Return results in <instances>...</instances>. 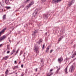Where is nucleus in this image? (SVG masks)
Masks as SVG:
<instances>
[{
  "label": "nucleus",
  "mask_w": 76,
  "mask_h": 76,
  "mask_svg": "<svg viewBox=\"0 0 76 76\" xmlns=\"http://www.w3.org/2000/svg\"><path fill=\"white\" fill-rule=\"evenodd\" d=\"M25 53H24V55H23V57H24V58H25Z\"/></svg>",
  "instance_id": "36"
},
{
  "label": "nucleus",
  "mask_w": 76,
  "mask_h": 76,
  "mask_svg": "<svg viewBox=\"0 0 76 76\" xmlns=\"http://www.w3.org/2000/svg\"><path fill=\"white\" fill-rule=\"evenodd\" d=\"M16 69H18V66H14L13 68V70H15Z\"/></svg>",
  "instance_id": "18"
},
{
  "label": "nucleus",
  "mask_w": 76,
  "mask_h": 76,
  "mask_svg": "<svg viewBox=\"0 0 76 76\" xmlns=\"http://www.w3.org/2000/svg\"><path fill=\"white\" fill-rule=\"evenodd\" d=\"M9 1V0H5V3L6 4H7V3H8Z\"/></svg>",
  "instance_id": "24"
},
{
  "label": "nucleus",
  "mask_w": 76,
  "mask_h": 76,
  "mask_svg": "<svg viewBox=\"0 0 76 76\" xmlns=\"http://www.w3.org/2000/svg\"><path fill=\"white\" fill-rule=\"evenodd\" d=\"M38 32V31H37V30H35L34 31V33L32 34V35L33 37H34V38L36 37H37V35H36V33H37Z\"/></svg>",
  "instance_id": "5"
},
{
  "label": "nucleus",
  "mask_w": 76,
  "mask_h": 76,
  "mask_svg": "<svg viewBox=\"0 0 76 76\" xmlns=\"http://www.w3.org/2000/svg\"><path fill=\"white\" fill-rule=\"evenodd\" d=\"M44 47H45V44H43V47L42 48V50H44Z\"/></svg>",
  "instance_id": "26"
},
{
  "label": "nucleus",
  "mask_w": 76,
  "mask_h": 76,
  "mask_svg": "<svg viewBox=\"0 0 76 76\" xmlns=\"http://www.w3.org/2000/svg\"><path fill=\"white\" fill-rule=\"evenodd\" d=\"M52 51H53V50H50V53H51V52Z\"/></svg>",
  "instance_id": "40"
},
{
  "label": "nucleus",
  "mask_w": 76,
  "mask_h": 76,
  "mask_svg": "<svg viewBox=\"0 0 76 76\" xmlns=\"http://www.w3.org/2000/svg\"><path fill=\"white\" fill-rule=\"evenodd\" d=\"M37 12H36L35 13V15H37Z\"/></svg>",
  "instance_id": "45"
},
{
  "label": "nucleus",
  "mask_w": 76,
  "mask_h": 76,
  "mask_svg": "<svg viewBox=\"0 0 76 76\" xmlns=\"http://www.w3.org/2000/svg\"><path fill=\"white\" fill-rule=\"evenodd\" d=\"M45 18H48V15L46 14L45 15Z\"/></svg>",
  "instance_id": "29"
},
{
  "label": "nucleus",
  "mask_w": 76,
  "mask_h": 76,
  "mask_svg": "<svg viewBox=\"0 0 76 76\" xmlns=\"http://www.w3.org/2000/svg\"><path fill=\"white\" fill-rule=\"evenodd\" d=\"M7 28H4L2 30L0 31V36L1 35V34H4V32H5V31L6 30Z\"/></svg>",
  "instance_id": "3"
},
{
  "label": "nucleus",
  "mask_w": 76,
  "mask_h": 76,
  "mask_svg": "<svg viewBox=\"0 0 76 76\" xmlns=\"http://www.w3.org/2000/svg\"><path fill=\"white\" fill-rule=\"evenodd\" d=\"M45 1V0H41V2H42V3H44Z\"/></svg>",
  "instance_id": "27"
},
{
  "label": "nucleus",
  "mask_w": 76,
  "mask_h": 76,
  "mask_svg": "<svg viewBox=\"0 0 76 76\" xmlns=\"http://www.w3.org/2000/svg\"><path fill=\"white\" fill-rule=\"evenodd\" d=\"M61 38H60L58 39V41H61Z\"/></svg>",
  "instance_id": "34"
},
{
  "label": "nucleus",
  "mask_w": 76,
  "mask_h": 76,
  "mask_svg": "<svg viewBox=\"0 0 76 76\" xmlns=\"http://www.w3.org/2000/svg\"><path fill=\"white\" fill-rule=\"evenodd\" d=\"M24 26H25V27H28V25L26 24V25H25Z\"/></svg>",
  "instance_id": "33"
},
{
  "label": "nucleus",
  "mask_w": 76,
  "mask_h": 76,
  "mask_svg": "<svg viewBox=\"0 0 76 76\" xmlns=\"http://www.w3.org/2000/svg\"><path fill=\"white\" fill-rule=\"evenodd\" d=\"M68 67V66L66 67L64 69V71L66 73V74H67L68 73V72H67V68Z\"/></svg>",
  "instance_id": "9"
},
{
  "label": "nucleus",
  "mask_w": 76,
  "mask_h": 76,
  "mask_svg": "<svg viewBox=\"0 0 76 76\" xmlns=\"http://www.w3.org/2000/svg\"><path fill=\"white\" fill-rule=\"evenodd\" d=\"M61 67L60 66H59L57 70L55 72V74H57V75H60V72H59V70H60V69Z\"/></svg>",
  "instance_id": "4"
},
{
  "label": "nucleus",
  "mask_w": 76,
  "mask_h": 76,
  "mask_svg": "<svg viewBox=\"0 0 76 76\" xmlns=\"http://www.w3.org/2000/svg\"><path fill=\"white\" fill-rule=\"evenodd\" d=\"M15 51H16V49L15 48L14 49L13 51L11 53V55H12V54L15 53Z\"/></svg>",
  "instance_id": "17"
},
{
  "label": "nucleus",
  "mask_w": 76,
  "mask_h": 76,
  "mask_svg": "<svg viewBox=\"0 0 76 76\" xmlns=\"http://www.w3.org/2000/svg\"><path fill=\"white\" fill-rule=\"evenodd\" d=\"M23 54V51H22V50H21L20 53V56L21 54Z\"/></svg>",
  "instance_id": "22"
},
{
  "label": "nucleus",
  "mask_w": 76,
  "mask_h": 76,
  "mask_svg": "<svg viewBox=\"0 0 76 76\" xmlns=\"http://www.w3.org/2000/svg\"><path fill=\"white\" fill-rule=\"evenodd\" d=\"M19 63H20V62H19Z\"/></svg>",
  "instance_id": "47"
},
{
  "label": "nucleus",
  "mask_w": 76,
  "mask_h": 76,
  "mask_svg": "<svg viewBox=\"0 0 76 76\" xmlns=\"http://www.w3.org/2000/svg\"><path fill=\"white\" fill-rule=\"evenodd\" d=\"M19 50V49H18V50L16 51V54H18V52Z\"/></svg>",
  "instance_id": "30"
},
{
  "label": "nucleus",
  "mask_w": 76,
  "mask_h": 76,
  "mask_svg": "<svg viewBox=\"0 0 76 76\" xmlns=\"http://www.w3.org/2000/svg\"><path fill=\"white\" fill-rule=\"evenodd\" d=\"M6 8L7 10V9H11V7H6Z\"/></svg>",
  "instance_id": "21"
},
{
  "label": "nucleus",
  "mask_w": 76,
  "mask_h": 76,
  "mask_svg": "<svg viewBox=\"0 0 76 76\" xmlns=\"http://www.w3.org/2000/svg\"><path fill=\"white\" fill-rule=\"evenodd\" d=\"M26 73H27V72H26Z\"/></svg>",
  "instance_id": "48"
},
{
  "label": "nucleus",
  "mask_w": 76,
  "mask_h": 76,
  "mask_svg": "<svg viewBox=\"0 0 76 76\" xmlns=\"http://www.w3.org/2000/svg\"><path fill=\"white\" fill-rule=\"evenodd\" d=\"M53 69H50V72H52V71H53Z\"/></svg>",
  "instance_id": "38"
},
{
  "label": "nucleus",
  "mask_w": 76,
  "mask_h": 76,
  "mask_svg": "<svg viewBox=\"0 0 76 76\" xmlns=\"http://www.w3.org/2000/svg\"><path fill=\"white\" fill-rule=\"evenodd\" d=\"M50 48V47L49 46H48L47 48H46V51L45 52V53H48V50H49V48Z\"/></svg>",
  "instance_id": "15"
},
{
  "label": "nucleus",
  "mask_w": 76,
  "mask_h": 76,
  "mask_svg": "<svg viewBox=\"0 0 76 76\" xmlns=\"http://www.w3.org/2000/svg\"><path fill=\"white\" fill-rule=\"evenodd\" d=\"M9 46H10L9 45H7V50H9V49H10V48H9Z\"/></svg>",
  "instance_id": "25"
},
{
  "label": "nucleus",
  "mask_w": 76,
  "mask_h": 76,
  "mask_svg": "<svg viewBox=\"0 0 76 76\" xmlns=\"http://www.w3.org/2000/svg\"><path fill=\"white\" fill-rule=\"evenodd\" d=\"M56 69H57V68H58V66H56Z\"/></svg>",
  "instance_id": "43"
},
{
  "label": "nucleus",
  "mask_w": 76,
  "mask_h": 76,
  "mask_svg": "<svg viewBox=\"0 0 76 76\" xmlns=\"http://www.w3.org/2000/svg\"><path fill=\"white\" fill-rule=\"evenodd\" d=\"M17 62L16 61H14V63L15 64H17Z\"/></svg>",
  "instance_id": "32"
},
{
  "label": "nucleus",
  "mask_w": 76,
  "mask_h": 76,
  "mask_svg": "<svg viewBox=\"0 0 76 76\" xmlns=\"http://www.w3.org/2000/svg\"><path fill=\"white\" fill-rule=\"evenodd\" d=\"M42 39H40L39 41L38 42H37V43L38 44H41V43L42 42Z\"/></svg>",
  "instance_id": "14"
},
{
  "label": "nucleus",
  "mask_w": 76,
  "mask_h": 76,
  "mask_svg": "<svg viewBox=\"0 0 76 76\" xmlns=\"http://www.w3.org/2000/svg\"><path fill=\"white\" fill-rule=\"evenodd\" d=\"M9 57V56H5L3 57V59H4V60H7V58Z\"/></svg>",
  "instance_id": "11"
},
{
  "label": "nucleus",
  "mask_w": 76,
  "mask_h": 76,
  "mask_svg": "<svg viewBox=\"0 0 76 76\" xmlns=\"http://www.w3.org/2000/svg\"><path fill=\"white\" fill-rule=\"evenodd\" d=\"M41 62H42V61H41Z\"/></svg>",
  "instance_id": "49"
},
{
  "label": "nucleus",
  "mask_w": 76,
  "mask_h": 76,
  "mask_svg": "<svg viewBox=\"0 0 76 76\" xmlns=\"http://www.w3.org/2000/svg\"><path fill=\"white\" fill-rule=\"evenodd\" d=\"M63 37H64V36H61V37H60V38H61V39H62V38H63Z\"/></svg>",
  "instance_id": "41"
},
{
  "label": "nucleus",
  "mask_w": 76,
  "mask_h": 76,
  "mask_svg": "<svg viewBox=\"0 0 76 76\" xmlns=\"http://www.w3.org/2000/svg\"><path fill=\"white\" fill-rule=\"evenodd\" d=\"M34 2L33 1H32L31 2L30 4H31V5H32V4H34Z\"/></svg>",
  "instance_id": "28"
},
{
  "label": "nucleus",
  "mask_w": 76,
  "mask_h": 76,
  "mask_svg": "<svg viewBox=\"0 0 76 76\" xmlns=\"http://www.w3.org/2000/svg\"><path fill=\"white\" fill-rule=\"evenodd\" d=\"M31 6V4H30L27 6V8H29V7Z\"/></svg>",
  "instance_id": "23"
},
{
  "label": "nucleus",
  "mask_w": 76,
  "mask_h": 76,
  "mask_svg": "<svg viewBox=\"0 0 76 76\" xmlns=\"http://www.w3.org/2000/svg\"><path fill=\"white\" fill-rule=\"evenodd\" d=\"M76 55V51L74 52V53L72 55V58H73L74 57H75Z\"/></svg>",
  "instance_id": "12"
},
{
  "label": "nucleus",
  "mask_w": 76,
  "mask_h": 76,
  "mask_svg": "<svg viewBox=\"0 0 76 76\" xmlns=\"http://www.w3.org/2000/svg\"><path fill=\"white\" fill-rule=\"evenodd\" d=\"M3 45V44H1L0 45V47H1V46H2V45Z\"/></svg>",
  "instance_id": "37"
},
{
  "label": "nucleus",
  "mask_w": 76,
  "mask_h": 76,
  "mask_svg": "<svg viewBox=\"0 0 76 76\" xmlns=\"http://www.w3.org/2000/svg\"><path fill=\"white\" fill-rule=\"evenodd\" d=\"M25 58H24V60H25Z\"/></svg>",
  "instance_id": "46"
},
{
  "label": "nucleus",
  "mask_w": 76,
  "mask_h": 76,
  "mask_svg": "<svg viewBox=\"0 0 76 76\" xmlns=\"http://www.w3.org/2000/svg\"><path fill=\"white\" fill-rule=\"evenodd\" d=\"M75 63H74L71 66L69 69V72H73L75 69Z\"/></svg>",
  "instance_id": "1"
},
{
  "label": "nucleus",
  "mask_w": 76,
  "mask_h": 76,
  "mask_svg": "<svg viewBox=\"0 0 76 76\" xmlns=\"http://www.w3.org/2000/svg\"><path fill=\"white\" fill-rule=\"evenodd\" d=\"M7 54H9V53H10V51H7Z\"/></svg>",
  "instance_id": "35"
},
{
  "label": "nucleus",
  "mask_w": 76,
  "mask_h": 76,
  "mask_svg": "<svg viewBox=\"0 0 76 76\" xmlns=\"http://www.w3.org/2000/svg\"><path fill=\"white\" fill-rule=\"evenodd\" d=\"M9 73V71L8 69H6V72H5V74L6 75V76H7V75Z\"/></svg>",
  "instance_id": "16"
},
{
  "label": "nucleus",
  "mask_w": 76,
  "mask_h": 76,
  "mask_svg": "<svg viewBox=\"0 0 76 76\" xmlns=\"http://www.w3.org/2000/svg\"><path fill=\"white\" fill-rule=\"evenodd\" d=\"M10 39H9V42H10Z\"/></svg>",
  "instance_id": "44"
},
{
  "label": "nucleus",
  "mask_w": 76,
  "mask_h": 76,
  "mask_svg": "<svg viewBox=\"0 0 76 76\" xmlns=\"http://www.w3.org/2000/svg\"><path fill=\"white\" fill-rule=\"evenodd\" d=\"M6 19V15H4L3 17V20H4Z\"/></svg>",
  "instance_id": "20"
},
{
  "label": "nucleus",
  "mask_w": 76,
  "mask_h": 76,
  "mask_svg": "<svg viewBox=\"0 0 76 76\" xmlns=\"http://www.w3.org/2000/svg\"><path fill=\"white\" fill-rule=\"evenodd\" d=\"M6 36L5 35H4L1 37H0V42H1V41H3L4 39H6Z\"/></svg>",
  "instance_id": "7"
},
{
  "label": "nucleus",
  "mask_w": 76,
  "mask_h": 76,
  "mask_svg": "<svg viewBox=\"0 0 76 76\" xmlns=\"http://www.w3.org/2000/svg\"><path fill=\"white\" fill-rule=\"evenodd\" d=\"M37 68H36V69H35L34 70H35V72H37Z\"/></svg>",
  "instance_id": "31"
},
{
  "label": "nucleus",
  "mask_w": 76,
  "mask_h": 76,
  "mask_svg": "<svg viewBox=\"0 0 76 76\" xmlns=\"http://www.w3.org/2000/svg\"><path fill=\"white\" fill-rule=\"evenodd\" d=\"M61 0H52V1L54 3H56V2H58L60 1Z\"/></svg>",
  "instance_id": "10"
},
{
  "label": "nucleus",
  "mask_w": 76,
  "mask_h": 76,
  "mask_svg": "<svg viewBox=\"0 0 76 76\" xmlns=\"http://www.w3.org/2000/svg\"><path fill=\"white\" fill-rule=\"evenodd\" d=\"M21 67H23V65H21Z\"/></svg>",
  "instance_id": "39"
},
{
  "label": "nucleus",
  "mask_w": 76,
  "mask_h": 76,
  "mask_svg": "<svg viewBox=\"0 0 76 76\" xmlns=\"http://www.w3.org/2000/svg\"><path fill=\"white\" fill-rule=\"evenodd\" d=\"M75 0H71V1L69 2L68 6H70L74 2H75Z\"/></svg>",
  "instance_id": "6"
},
{
  "label": "nucleus",
  "mask_w": 76,
  "mask_h": 76,
  "mask_svg": "<svg viewBox=\"0 0 76 76\" xmlns=\"http://www.w3.org/2000/svg\"><path fill=\"white\" fill-rule=\"evenodd\" d=\"M29 1H30V0H25L24 3H27Z\"/></svg>",
  "instance_id": "19"
},
{
  "label": "nucleus",
  "mask_w": 76,
  "mask_h": 76,
  "mask_svg": "<svg viewBox=\"0 0 76 76\" xmlns=\"http://www.w3.org/2000/svg\"><path fill=\"white\" fill-rule=\"evenodd\" d=\"M63 59L62 58H58V61L59 63H61V61H63Z\"/></svg>",
  "instance_id": "8"
},
{
  "label": "nucleus",
  "mask_w": 76,
  "mask_h": 76,
  "mask_svg": "<svg viewBox=\"0 0 76 76\" xmlns=\"http://www.w3.org/2000/svg\"><path fill=\"white\" fill-rule=\"evenodd\" d=\"M53 74V73L51 72H49V73L48 74V76H50L51 75H52Z\"/></svg>",
  "instance_id": "13"
},
{
  "label": "nucleus",
  "mask_w": 76,
  "mask_h": 76,
  "mask_svg": "<svg viewBox=\"0 0 76 76\" xmlns=\"http://www.w3.org/2000/svg\"><path fill=\"white\" fill-rule=\"evenodd\" d=\"M31 25H33V23H31Z\"/></svg>",
  "instance_id": "42"
},
{
  "label": "nucleus",
  "mask_w": 76,
  "mask_h": 76,
  "mask_svg": "<svg viewBox=\"0 0 76 76\" xmlns=\"http://www.w3.org/2000/svg\"><path fill=\"white\" fill-rule=\"evenodd\" d=\"M34 50L35 51L37 54H38L39 53V49L38 46H36L34 48Z\"/></svg>",
  "instance_id": "2"
}]
</instances>
